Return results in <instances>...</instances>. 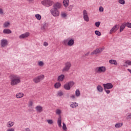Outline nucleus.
Listing matches in <instances>:
<instances>
[{"label":"nucleus","instance_id":"obj_3","mask_svg":"<svg viewBox=\"0 0 131 131\" xmlns=\"http://www.w3.org/2000/svg\"><path fill=\"white\" fill-rule=\"evenodd\" d=\"M96 73H104L106 72V67L104 66L98 67L95 69Z\"/></svg>","mask_w":131,"mask_h":131},{"label":"nucleus","instance_id":"obj_6","mask_svg":"<svg viewBox=\"0 0 131 131\" xmlns=\"http://www.w3.org/2000/svg\"><path fill=\"white\" fill-rule=\"evenodd\" d=\"M105 50V48L102 47L97 48L94 50L93 52H91V55H97V54H101Z\"/></svg>","mask_w":131,"mask_h":131},{"label":"nucleus","instance_id":"obj_14","mask_svg":"<svg viewBox=\"0 0 131 131\" xmlns=\"http://www.w3.org/2000/svg\"><path fill=\"white\" fill-rule=\"evenodd\" d=\"M57 123L59 127H62V119L61 116H59L57 119Z\"/></svg>","mask_w":131,"mask_h":131},{"label":"nucleus","instance_id":"obj_7","mask_svg":"<svg viewBox=\"0 0 131 131\" xmlns=\"http://www.w3.org/2000/svg\"><path fill=\"white\" fill-rule=\"evenodd\" d=\"M50 12L54 17H58L60 14V12L56 8L51 9Z\"/></svg>","mask_w":131,"mask_h":131},{"label":"nucleus","instance_id":"obj_41","mask_svg":"<svg viewBox=\"0 0 131 131\" xmlns=\"http://www.w3.org/2000/svg\"><path fill=\"white\" fill-rule=\"evenodd\" d=\"M127 27H128L129 28H131V23H127L126 24H125Z\"/></svg>","mask_w":131,"mask_h":131},{"label":"nucleus","instance_id":"obj_21","mask_svg":"<svg viewBox=\"0 0 131 131\" xmlns=\"http://www.w3.org/2000/svg\"><path fill=\"white\" fill-rule=\"evenodd\" d=\"M70 89H71V88L68 83H67L64 85V90H66L67 91H69L70 90Z\"/></svg>","mask_w":131,"mask_h":131},{"label":"nucleus","instance_id":"obj_30","mask_svg":"<svg viewBox=\"0 0 131 131\" xmlns=\"http://www.w3.org/2000/svg\"><path fill=\"white\" fill-rule=\"evenodd\" d=\"M60 86H61V83L60 82L56 83L54 84V88H55V89H59Z\"/></svg>","mask_w":131,"mask_h":131},{"label":"nucleus","instance_id":"obj_52","mask_svg":"<svg viewBox=\"0 0 131 131\" xmlns=\"http://www.w3.org/2000/svg\"><path fill=\"white\" fill-rule=\"evenodd\" d=\"M90 55V52L85 54V57H88Z\"/></svg>","mask_w":131,"mask_h":131},{"label":"nucleus","instance_id":"obj_18","mask_svg":"<svg viewBox=\"0 0 131 131\" xmlns=\"http://www.w3.org/2000/svg\"><path fill=\"white\" fill-rule=\"evenodd\" d=\"M73 45H74V40L73 39H70L68 42V46L72 47Z\"/></svg>","mask_w":131,"mask_h":131},{"label":"nucleus","instance_id":"obj_12","mask_svg":"<svg viewBox=\"0 0 131 131\" xmlns=\"http://www.w3.org/2000/svg\"><path fill=\"white\" fill-rule=\"evenodd\" d=\"M29 36V32H26L24 34H23L19 36V38L20 39L22 38H26V37H28Z\"/></svg>","mask_w":131,"mask_h":131},{"label":"nucleus","instance_id":"obj_32","mask_svg":"<svg viewBox=\"0 0 131 131\" xmlns=\"http://www.w3.org/2000/svg\"><path fill=\"white\" fill-rule=\"evenodd\" d=\"M95 33L96 35H98V36H101V35H102V33L98 30L95 31Z\"/></svg>","mask_w":131,"mask_h":131},{"label":"nucleus","instance_id":"obj_37","mask_svg":"<svg viewBox=\"0 0 131 131\" xmlns=\"http://www.w3.org/2000/svg\"><path fill=\"white\" fill-rule=\"evenodd\" d=\"M47 121L49 124H53V123H54L53 120H47Z\"/></svg>","mask_w":131,"mask_h":131},{"label":"nucleus","instance_id":"obj_39","mask_svg":"<svg viewBox=\"0 0 131 131\" xmlns=\"http://www.w3.org/2000/svg\"><path fill=\"white\" fill-rule=\"evenodd\" d=\"M62 124V129H63V130H67V127L66 126V124H65V123H63Z\"/></svg>","mask_w":131,"mask_h":131},{"label":"nucleus","instance_id":"obj_49","mask_svg":"<svg viewBox=\"0 0 131 131\" xmlns=\"http://www.w3.org/2000/svg\"><path fill=\"white\" fill-rule=\"evenodd\" d=\"M3 14H4V11L2 8H0V15H3Z\"/></svg>","mask_w":131,"mask_h":131},{"label":"nucleus","instance_id":"obj_22","mask_svg":"<svg viewBox=\"0 0 131 131\" xmlns=\"http://www.w3.org/2000/svg\"><path fill=\"white\" fill-rule=\"evenodd\" d=\"M63 5L64 7H68L69 6V0H63Z\"/></svg>","mask_w":131,"mask_h":131},{"label":"nucleus","instance_id":"obj_2","mask_svg":"<svg viewBox=\"0 0 131 131\" xmlns=\"http://www.w3.org/2000/svg\"><path fill=\"white\" fill-rule=\"evenodd\" d=\"M71 66V62L67 61L64 63V67L61 70L62 72H68L70 70Z\"/></svg>","mask_w":131,"mask_h":131},{"label":"nucleus","instance_id":"obj_8","mask_svg":"<svg viewBox=\"0 0 131 131\" xmlns=\"http://www.w3.org/2000/svg\"><path fill=\"white\" fill-rule=\"evenodd\" d=\"M83 15L84 21H86V22H89L90 21V18L88 15V12H86V10H84L83 11Z\"/></svg>","mask_w":131,"mask_h":131},{"label":"nucleus","instance_id":"obj_35","mask_svg":"<svg viewBox=\"0 0 131 131\" xmlns=\"http://www.w3.org/2000/svg\"><path fill=\"white\" fill-rule=\"evenodd\" d=\"M118 3L120 4V5H125V1L124 0H119Z\"/></svg>","mask_w":131,"mask_h":131},{"label":"nucleus","instance_id":"obj_53","mask_svg":"<svg viewBox=\"0 0 131 131\" xmlns=\"http://www.w3.org/2000/svg\"><path fill=\"white\" fill-rule=\"evenodd\" d=\"M127 70H128V71L129 72H130V73L131 74V70L129 69H128Z\"/></svg>","mask_w":131,"mask_h":131},{"label":"nucleus","instance_id":"obj_19","mask_svg":"<svg viewBox=\"0 0 131 131\" xmlns=\"http://www.w3.org/2000/svg\"><path fill=\"white\" fill-rule=\"evenodd\" d=\"M24 96V94L22 93H17L16 95V98H17V99L23 98Z\"/></svg>","mask_w":131,"mask_h":131},{"label":"nucleus","instance_id":"obj_45","mask_svg":"<svg viewBox=\"0 0 131 131\" xmlns=\"http://www.w3.org/2000/svg\"><path fill=\"white\" fill-rule=\"evenodd\" d=\"M63 45H65V46H66V45H68V39H65L63 41Z\"/></svg>","mask_w":131,"mask_h":131},{"label":"nucleus","instance_id":"obj_5","mask_svg":"<svg viewBox=\"0 0 131 131\" xmlns=\"http://www.w3.org/2000/svg\"><path fill=\"white\" fill-rule=\"evenodd\" d=\"M42 5L45 7H51L54 4V2L51 0H45L41 2Z\"/></svg>","mask_w":131,"mask_h":131},{"label":"nucleus","instance_id":"obj_46","mask_svg":"<svg viewBox=\"0 0 131 131\" xmlns=\"http://www.w3.org/2000/svg\"><path fill=\"white\" fill-rule=\"evenodd\" d=\"M67 15H66V13H61V17H62V18H65V17H67Z\"/></svg>","mask_w":131,"mask_h":131},{"label":"nucleus","instance_id":"obj_9","mask_svg":"<svg viewBox=\"0 0 131 131\" xmlns=\"http://www.w3.org/2000/svg\"><path fill=\"white\" fill-rule=\"evenodd\" d=\"M119 29V25H116L111 29L110 32V34H112V32H115L116 31H117V30H118Z\"/></svg>","mask_w":131,"mask_h":131},{"label":"nucleus","instance_id":"obj_48","mask_svg":"<svg viewBox=\"0 0 131 131\" xmlns=\"http://www.w3.org/2000/svg\"><path fill=\"white\" fill-rule=\"evenodd\" d=\"M32 105H33V102H32V101H30L29 103V107H31Z\"/></svg>","mask_w":131,"mask_h":131},{"label":"nucleus","instance_id":"obj_36","mask_svg":"<svg viewBox=\"0 0 131 131\" xmlns=\"http://www.w3.org/2000/svg\"><path fill=\"white\" fill-rule=\"evenodd\" d=\"M9 26H10V23H9V22H5L4 24V27H5L6 28L9 27Z\"/></svg>","mask_w":131,"mask_h":131},{"label":"nucleus","instance_id":"obj_34","mask_svg":"<svg viewBox=\"0 0 131 131\" xmlns=\"http://www.w3.org/2000/svg\"><path fill=\"white\" fill-rule=\"evenodd\" d=\"M68 83L69 84V85H70V88H72L74 85V82L72 81L68 82Z\"/></svg>","mask_w":131,"mask_h":131},{"label":"nucleus","instance_id":"obj_50","mask_svg":"<svg viewBox=\"0 0 131 131\" xmlns=\"http://www.w3.org/2000/svg\"><path fill=\"white\" fill-rule=\"evenodd\" d=\"M43 46L45 47H48L49 46V43H48L47 42H44Z\"/></svg>","mask_w":131,"mask_h":131},{"label":"nucleus","instance_id":"obj_11","mask_svg":"<svg viewBox=\"0 0 131 131\" xmlns=\"http://www.w3.org/2000/svg\"><path fill=\"white\" fill-rule=\"evenodd\" d=\"M1 46L2 48H5L8 46V40L7 39H2L1 41Z\"/></svg>","mask_w":131,"mask_h":131},{"label":"nucleus","instance_id":"obj_43","mask_svg":"<svg viewBox=\"0 0 131 131\" xmlns=\"http://www.w3.org/2000/svg\"><path fill=\"white\" fill-rule=\"evenodd\" d=\"M58 96H59V97H61V96H63V92L59 91L57 93Z\"/></svg>","mask_w":131,"mask_h":131},{"label":"nucleus","instance_id":"obj_47","mask_svg":"<svg viewBox=\"0 0 131 131\" xmlns=\"http://www.w3.org/2000/svg\"><path fill=\"white\" fill-rule=\"evenodd\" d=\"M99 12H104V8L102 7H99Z\"/></svg>","mask_w":131,"mask_h":131},{"label":"nucleus","instance_id":"obj_54","mask_svg":"<svg viewBox=\"0 0 131 131\" xmlns=\"http://www.w3.org/2000/svg\"><path fill=\"white\" fill-rule=\"evenodd\" d=\"M29 2H32V0H28Z\"/></svg>","mask_w":131,"mask_h":131},{"label":"nucleus","instance_id":"obj_28","mask_svg":"<svg viewBox=\"0 0 131 131\" xmlns=\"http://www.w3.org/2000/svg\"><path fill=\"white\" fill-rule=\"evenodd\" d=\"M122 125H123V123H118L117 124H115V127H116V128H119V127H121V126H122Z\"/></svg>","mask_w":131,"mask_h":131},{"label":"nucleus","instance_id":"obj_4","mask_svg":"<svg viewBox=\"0 0 131 131\" xmlns=\"http://www.w3.org/2000/svg\"><path fill=\"white\" fill-rule=\"evenodd\" d=\"M43 78H45V75H41L34 78L33 79V81H34L35 83H38V82H40V81H41V80H42Z\"/></svg>","mask_w":131,"mask_h":131},{"label":"nucleus","instance_id":"obj_17","mask_svg":"<svg viewBox=\"0 0 131 131\" xmlns=\"http://www.w3.org/2000/svg\"><path fill=\"white\" fill-rule=\"evenodd\" d=\"M35 109L37 112H39V113L42 112V107L39 105L36 106Z\"/></svg>","mask_w":131,"mask_h":131},{"label":"nucleus","instance_id":"obj_15","mask_svg":"<svg viewBox=\"0 0 131 131\" xmlns=\"http://www.w3.org/2000/svg\"><path fill=\"white\" fill-rule=\"evenodd\" d=\"M3 33L4 34H10V33H12V31L9 29H5L3 30Z\"/></svg>","mask_w":131,"mask_h":131},{"label":"nucleus","instance_id":"obj_27","mask_svg":"<svg viewBox=\"0 0 131 131\" xmlns=\"http://www.w3.org/2000/svg\"><path fill=\"white\" fill-rule=\"evenodd\" d=\"M109 63L114 65H117V61H116L115 60L111 59L109 60Z\"/></svg>","mask_w":131,"mask_h":131},{"label":"nucleus","instance_id":"obj_16","mask_svg":"<svg viewBox=\"0 0 131 131\" xmlns=\"http://www.w3.org/2000/svg\"><path fill=\"white\" fill-rule=\"evenodd\" d=\"M64 78H65V75L61 74L58 77L57 80L58 81H63Z\"/></svg>","mask_w":131,"mask_h":131},{"label":"nucleus","instance_id":"obj_10","mask_svg":"<svg viewBox=\"0 0 131 131\" xmlns=\"http://www.w3.org/2000/svg\"><path fill=\"white\" fill-rule=\"evenodd\" d=\"M104 89H106L107 90H110L113 88V85L111 83H107L106 84H103Z\"/></svg>","mask_w":131,"mask_h":131},{"label":"nucleus","instance_id":"obj_42","mask_svg":"<svg viewBox=\"0 0 131 131\" xmlns=\"http://www.w3.org/2000/svg\"><path fill=\"white\" fill-rule=\"evenodd\" d=\"M104 90L105 92L106 93V94H107V95H109V94H110V90L105 89V88H104Z\"/></svg>","mask_w":131,"mask_h":131},{"label":"nucleus","instance_id":"obj_24","mask_svg":"<svg viewBox=\"0 0 131 131\" xmlns=\"http://www.w3.org/2000/svg\"><path fill=\"white\" fill-rule=\"evenodd\" d=\"M78 106V103L76 102H72V104L70 105V107L71 108H76Z\"/></svg>","mask_w":131,"mask_h":131},{"label":"nucleus","instance_id":"obj_25","mask_svg":"<svg viewBox=\"0 0 131 131\" xmlns=\"http://www.w3.org/2000/svg\"><path fill=\"white\" fill-rule=\"evenodd\" d=\"M53 8H57V9H60L61 8V4L59 3H56L53 5Z\"/></svg>","mask_w":131,"mask_h":131},{"label":"nucleus","instance_id":"obj_33","mask_svg":"<svg viewBox=\"0 0 131 131\" xmlns=\"http://www.w3.org/2000/svg\"><path fill=\"white\" fill-rule=\"evenodd\" d=\"M35 16L37 20H41V16L39 14H35Z\"/></svg>","mask_w":131,"mask_h":131},{"label":"nucleus","instance_id":"obj_44","mask_svg":"<svg viewBox=\"0 0 131 131\" xmlns=\"http://www.w3.org/2000/svg\"><path fill=\"white\" fill-rule=\"evenodd\" d=\"M56 114H58V115H60L61 114V110L58 109L56 110Z\"/></svg>","mask_w":131,"mask_h":131},{"label":"nucleus","instance_id":"obj_51","mask_svg":"<svg viewBox=\"0 0 131 131\" xmlns=\"http://www.w3.org/2000/svg\"><path fill=\"white\" fill-rule=\"evenodd\" d=\"M70 98H71L72 99H75V95H73L71 96H70Z\"/></svg>","mask_w":131,"mask_h":131},{"label":"nucleus","instance_id":"obj_40","mask_svg":"<svg viewBox=\"0 0 131 131\" xmlns=\"http://www.w3.org/2000/svg\"><path fill=\"white\" fill-rule=\"evenodd\" d=\"M38 66H40V67H42V66H43V62L40 61H39L38 63Z\"/></svg>","mask_w":131,"mask_h":131},{"label":"nucleus","instance_id":"obj_1","mask_svg":"<svg viewBox=\"0 0 131 131\" xmlns=\"http://www.w3.org/2000/svg\"><path fill=\"white\" fill-rule=\"evenodd\" d=\"M10 84L11 85H17V84L21 82V80H20V77L17 75H11L10 76Z\"/></svg>","mask_w":131,"mask_h":131},{"label":"nucleus","instance_id":"obj_31","mask_svg":"<svg viewBox=\"0 0 131 131\" xmlns=\"http://www.w3.org/2000/svg\"><path fill=\"white\" fill-rule=\"evenodd\" d=\"M75 96L76 97H79V96H80V91H79V90H76Z\"/></svg>","mask_w":131,"mask_h":131},{"label":"nucleus","instance_id":"obj_20","mask_svg":"<svg viewBox=\"0 0 131 131\" xmlns=\"http://www.w3.org/2000/svg\"><path fill=\"white\" fill-rule=\"evenodd\" d=\"M49 25L48 24L46 23L41 25V30H46L48 28V26Z\"/></svg>","mask_w":131,"mask_h":131},{"label":"nucleus","instance_id":"obj_26","mask_svg":"<svg viewBox=\"0 0 131 131\" xmlns=\"http://www.w3.org/2000/svg\"><path fill=\"white\" fill-rule=\"evenodd\" d=\"M125 26H126L124 24L121 25L120 27V32H122V31H123V29L125 28Z\"/></svg>","mask_w":131,"mask_h":131},{"label":"nucleus","instance_id":"obj_38","mask_svg":"<svg viewBox=\"0 0 131 131\" xmlns=\"http://www.w3.org/2000/svg\"><path fill=\"white\" fill-rule=\"evenodd\" d=\"M100 24H101V21H98L95 23V26H96V27H100Z\"/></svg>","mask_w":131,"mask_h":131},{"label":"nucleus","instance_id":"obj_23","mask_svg":"<svg viewBox=\"0 0 131 131\" xmlns=\"http://www.w3.org/2000/svg\"><path fill=\"white\" fill-rule=\"evenodd\" d=\"M97 90L99 92V93L103 92V91H104V89L102 87V86L99 85L97 87Z\"/></svg>","mask_w":131,"mask_h":131},{"label":"nucleus","instance_id":"obj_29","mask_svg":"<svg viewBox=\"0 0 131 131\" xmlns=\"http://www.w3.org/2000/svg\"><path fill=\"white\" fill-rule=\"evenodd\" d=\"M125 64L123 65L124 67H127V65H131V61L130 60H127L125 62Z\"/></svg>","mask_w":131,"mask_h":131},{"label":"nucleus","instance_id":"obj_13","mask_svg":"<svg viewBox=\"0 0 131 131\" xmlns=\"http://www.w3.org/2000/svg\"><path fill=\"white\" fill-rule=\"evenodd\" d=\"M14 124H15L14 122H12L11 121H9L7 123V127H9V128H10L12 127V126H13Z\"/></svg>","mask_w":131,"mask_h":131}]
</instances>
